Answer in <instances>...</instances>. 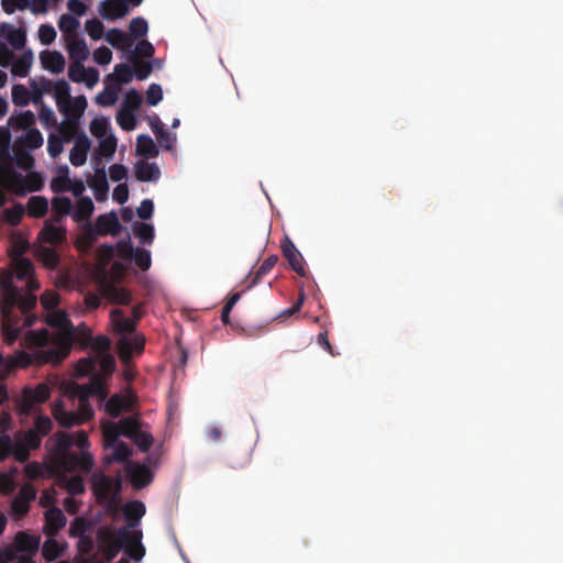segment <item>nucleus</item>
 Wrapping results in <instances>:
<instances>
[{"mask_svg":"<svg viewBox=\"0 0 563 563\" xmlns=\"http://www.w3.org/2000/svg\"><path fill=\"white\" fill-rule=\"evenodd\" d=\"M31 101L30 91L23 85L12 87V102L15 106H26Z\"/></svg>","mask_w":563,"mask_h":563,"instance_id":"nucleus-51","label":"nucleus"},{"mask_svg":"<svg viewBox=\"0 0 563 563\" xmlns=\"http://www.w3.org/2000/svg\"><path fill=\"white\" fill-rule=\"evenodd\" d=\"M87 183L88 186L95 191V198L97 201H103L107 199L109 184L104 167L97 168L95 174L88 178Z\"/></svg>","mask_w":563,"mask_h":563,"instance_id":"nucleus-16","label":"nucleus"},{"mask_svg":"<svg viewBox=\"0 0 563 563\" xmlns=\"http://www.w3.org/2000/svg\"><path fill=\"white\" fill-rule=\"evenodd\" d=\"M48 443H52V450L66 472L79 470L89 473L92 470L95 461L88 451L90 443L86 431L79 430L74 433L58 431L49 438Z\"/></svg>","mask_w":563,"mask_h":563,"instance_id":"nucleus-1","label":"nucleus"},{"mask_svg":"<svg viewBox=\"0 0 563 563\" xmlns=\"http://www.w3.org/2000/svg\"><path fill=\"white\" fill-rule=\"evenodd\" d=\"M9 122L16 130H29L33 129L32 126L35 124V115L31 110H26L21 112L16 117H11Z\"/></svg>","mask_w":563,"mask_h":563,"instance_id":"nucleus-39","label":"nucleus"},{"mask_svg":"<svg viewBox=\"0 0 563 563\" xmlns=\"http://www.w3.org/2000/svg\"><path fill=\"white\" fill-rule=\"evenodd\" d=\"M110 448H113V453L111 455L110 461L123 463L128 461V459L132 455L131 448L123 441H119L118 443L111 445Z\"/></svg>","mask_w":563,"mask_h":563,"instance_id":"nucleus-46","label":"nucleus"},{"mask_svg":"<svg viewBox=\"0 0 563 563\" xmlns=\"http://www.w3.org/2000/svg\"><path fill=\"white\" fill-rule=\"evenodd\" d=\"M54 418L56 421L65 428L82 424V419L76 411H67L62 407H56L53 410Z\"/></svg>","mask_w":563,"mask_h":563,"instance_id":"nucleus-30","label":"nucleus"},{"mask_svg":"<svg viewBox=\"0 0 563 563\" xmlns=\"http://www.w3.org/2000/svg\"><path fill=\"white\" fill-rule=\"evenodd\" d=\"M282 251L291 269L299 276L305 277L307 275V271L303 257L288 236H286L282 242Z\"/></svg>","mask_w":563,"mask_h":563,"instance_id":"nucleus-11","label":"nucleus"},{"mask_svg":"<svg viewBox=\"0 0 563 563\" xmlns=\"http://www.w3.org/2000/svg\"><path fill=\"white\" fill-rule=\"evenodd\" d=\"M1 331L3 340L7 344H13L21 333V318L16 313L1 312Z\"/></svg>","mask_w":563,"mask_h":563,"instance_id":"nucleus-12","label":"nucleus"},{"mask_svg":"<svg viewBox=\"0 0 563 563\" xmlns=\"http://www.w3.org/2000/svg\"><path fill=\"white\" fill-rule=\"evenodd\" d=\"M119 357L122 362L128 363L133 353H142L144 350L145 339L143 335L133 333L131 335H122L118 340Z\"/></svg>","mask_w":563,"mask_h":563,"instance_id":"nucleus-9","label":"nucleus"},{"mask_svg":"<svg viewBox=\"0 0 563 563\" xmlns=\"http://www.w3.org/2000/svg\"><path fill=\"white\" fill-rule=\"evenodd\" d=\"M27 214L32 218H43L48 211V201L43 196H33L29 199Z\"/></svg>","mask_w":563,"mask_h":563,"instance_id":"nucleus-32","label":"nucleus"},{"mask_svg":"<svg viewBox=\"0 0 563 563\" xmlns=\"http://www.w3.org/2000/svg\"><path fill=\"white\" fill-rule=\"evenodd\" d=\"M67 49L71 62H85L89 56L88 46L82 38L71 35L67 43Z\"/></svg>","mask_w":563,"mask_h":563,"instance_id":"nucleus-23","label":"nucleus"},{"mask_svg":"<svg viewBox=\"0 0 563 563\" xmlns=\"http://www.w3.org/2000/svg\"><path fill=\"white\" fill-rule=\"evenodd\" d=\"M24 213L25 208L21 203H16L13 208L4 211L5 219L11 225H18Z\"/></svg>","mask_w":563,"mask_h":563,"instance_id":"nucleus-61","label":"nucleus"},{"mask_svg":"<svg viewBox=\"0 0 563 563\" xmlns=\"http://www.w3.org/2000/svg\"><path fill=\"white\" fill-rule=\"evenodd\" d=\"M96 227L99 235H117L121 230L119 219L113 211L99 216L96 220Z\"/></svg>","mask_w":563,"mask_h":563,"instance_id":"nucleus-19","label":"nucleus"},{"mask_svg":"<svg viewBox=\"0 0 563 563\" xmlns=\"http://www.w3.org/2000/svg\"><path fill=\"white\" fill-rule=\"evenodd\" d=\"M37 240L52 246L66 243L67 230L64 225H55L52 221H45L37 234Z\"/></svg>","mask_w":563,"mask_h":563,"instance_id":"nucleus-10","label":"nucleus"},{"mask_svg":"<svg viewBox=\"0 0 563 563\" xmlns=\"http://www.w3.org/2000/svg\"><path fill=\"white\" fill-rule=\"evenodd\" d=\"M91 489L99 504L115 506L122 489L121 477L112 478L101 472L91 476Z\"/></svg>","mask_w":563,"mask_h":563,"instance_id":"nucleus-6","label":"nucleus"},{"mask_svg":"<svg viewBox=\"0 0 563 563\" xmlns=\"http://www.w3.org/2000/svg\"><path fill=\"white\" fill-rule=\"evenodd\" d=\"M131 440L142 452H147L151 449L154 441L151 433L144 432L142 430L135 433Z\"/></svg>","mask_w":563,"mask_h":563,"instance_id":"nucleus-58","label":"nucleus"},{"mask_svg":"<svg viewBox=\"0 0 563 563\" xmlns=\"http://www.w3.org/2000/svg\"><path fill=\"white\" fill-rule=\"evenodd\" d=\"M130 405V400L125 397H121L119 395L111 396L106 402V411L112 418H118L121 415V411L124 408H128Z\"/></svg>","mask_w":563,"mask_h":563,"instance_id":"nucleus-38","label":"nucleus"},{"mask_svg":"<svg viewBox=\"0 0 563 563\" xmlns=\"http://www.w3.org/2000/svg\"><path fill=\"white\" fill-rule=\"evenodd\" d=\"M95 210V205L90 197H80L77 200L73 219L76 222L89 221Z\"/></svg>","mask_w":563,"mask_h":563,"instance_id":"nucleus-26","label":"nucleus"},{"mask_svg":"<svg viewBox=\"0 0 563 563\" xmlns=\"http://www.w3.org/2000/svg\"><path fill=\"white\" fill-rule=\"evenodd\" d=\"M123 515L126 520L128 529L139 526L142 517L145 515V505L141 500H132L124 505Z\"/></svg>","mask_w":563,"mask_h":563,"instance_id":"nucleus-21","label":"nucleus"},{"mask_svg":"<svg viewBox=\"0 0 563 563\" xmlns=\"http://www.w3.org/2000/svg\"><path fill=\"white\" fill-rule=\"evenodd\" d=\"M136 153L153 158L158 155V148L150 135L141 134L136 139Z\"/></svg>","mask_w":563,"mask_h":563,"instance_id":"nucleus-33","label":"nucleus"},{"mask_svg":"<svg viewBox=\"0 0 563 563\" xmlns=\"http://www.w3.org/2000/svg\"><path fill=\"white\" fill-rule=\"evenodd\" d=\"M65 488L73 496L82 494L85 492L82 477L71 476L70 478L66 479Z\"/></svg>","mask_w":563,"mask_h":563,"instance_id":"nucleus-62","label":"nucleus"},{"mask_svg":"<svg viewBox=\"0 0 563 563\" xmlns=\"http://www.w3.org/2000/svg\"><path fill=\"white\" fill-rule=\"evenodd\" d=\"M118 426L120 428V432L122 435L132 439L135 433H137L141 430V423L136 417H125L122 418Z\"/></svg>","mask_w":563,"mask_h":563,"instance_id":"nucleus-41","label":"nucleus"},{"mask_svg":"<svg viewBox=\"0 0 563 563\" xmlns=\"http://www.w3.org/2000/svg\"><path fill=\"white\" fill-rule=\"evenodd\" d=\"M106 41L113 47L130 46L128 35L119 29H110L106 34Z\"/></svg>","mask_w":563,"mask_h":563,"instance_id":"nucleus-44","label":"nucleus"},{"mask_svg":"<svg viewBox=\"0 0 563 563\" xmlns=\"http://www.w3.org/2000/svg\"><path fill=\"white\" fill-rule=\"evenodd\" d=\"M49 396V388L44 384H38L35 388H24L19 401V412L25 416L30 415L35 405L45 402Z\"/></svg>","mask_w":563,"mask_h":563,"instance_id":"nucleus-8","label":"nucleus"},{"mask_svg":"<svg viewBox=\"0 0 563 563\" xmlns=\"http://www.w3.org/2000/svg\"><path fill=\"white\" fill-rule=\"evenodd\" d=\"M100 369V374L104 377H109L115 371V358L112 354H106L100 356H87L80 358L76 365V372L78 376H88L89 374Z\"/></svg>","mask_w":563,"mask_h":563,"instance_id":"nucleus-7","label":"nucleus"},{"mask_svg":"<svg viewBox=\"0 0 563 563\" xmlns=\"http://www.w3.org/2000/svg\"><path fill=\"white\" fill-rule=\"evenodd\" d=\"M16 440L22 444L26 445L31 450L38 449L42 443L41 434H38L35 430L30 429L25 432H19L16 434Z\"/></svg>","mask_w":563,"mask_h":563,"instance_id":"nucleus-42","label":"nucleus"},{"mask_svg":"<svg viewBox=\"0 0 563 563\" xmlns=\"http://www.w3.org/2000/svg\"><path fill=\"white\" fill-rule=\"evenodd\" d=\"M134 174L139 181H156L161 177V169L156 163L137 161L134 165Z\"/></svg>","mask_w":563,"mask_h":563,"instance_id":"nucleus-20","label":"nucleus"},{"mask_svg":"<svg viewBox=\"0 0 563 563\" xmlns=\"http://www.w3.org/2000/svg\"><path fill=\"white\" fill-rule=\"evenodd\" d=\"M36 301L35 295L21 294L13 285L11 273L0 275V311L2 313H15L14 308L18 307L20 312L25 316L23 325L32 327L36 317L30 312L35 308Z\"/></svg>","mask_w":563,"mask_h":563,"instance_id":"nucleus-4","label":"nucleus"},{"mask_svg":"<svg viewBox=\"0 0 563 563\" xmlns=\"http://www.w3.org/2000/svg\"><path fill=\"white\" fill-rule=\"evenodd\" d=\"M36 253L38 260L47 269L54 271L58 267L60 256L55 249L42 245L37 249Z\"/></svg>","mask_w":563,"mask_h":563,"instance_id":"nucleus-31","label":"nucleus"},{"mask_svg":"<svg viewBox=\"0 0 563 563\" xmlns=\"http://www.w3.org/2000/svg\"><path fill=\"white\" fill-rule=\"evenodd\" d=\"M278 256L277 255H271L268 256L261 266L254 272L253 277L251 279V283L247 288H252L255 285H257L264 276H266L277 264Z\"/></svg>","mask_w":563,"mask_h":563,"instance_id":"nucleus-37","label":"nucleus"},{"mask_svg":"<svg viewBox=\"0 0 563 563\" xmlns=\"http://www.w3.org/2000/svg\"><path fill=\"white\" fill-rule=\"evenodd\" d=\"M0 186L10 194L24 197L27 192L40 191L44 180L40 173L30 172L23 176L13 167L4 166L0 167Z\"/></svg>","mask_w":563,"mask_h":563,"instance_id":"nucleus-5","label":"nucleus"},{"mask_svg":"<svg viewBox=\"0 0 563 563\" xmlns=\"http://www.w3.org/2000/svg\"><path fill=\"white\" fill-rule=\"evenodd\" d=\"M70 184V178L68 177V168L65 167V172L62 175L53 178L51 181V189L55 194L66 192L67 186Z\"/></svg>","mask_w":563,"mask_h":563,"instance_id":"nucleus-59","label":"nucleus"},{"mask_svg":"<svg viewBox=\"0 0 563 563\" xmlns=\"http://www.w3.org/2000/svg\"><path fill=\"white\" fill-rule=\"evenodd\" d=\"M67 519L63 511L53 506L45 512L44 533L47 537H55L65 526Z\"/></svg>","mask_w":563,"mask_h":563,"instance_id":"nucleus-13","label":"nucleus"},{"mask_svg":"<svg viewBox=\"0 0 563 563\" xmlns=\"http://www.w3.org/2000/svg\"><path fill=\"white\" fill-rule=\"evenodd\" d=\"M99 552L102 554L101 563H110L122 549L134 561H140L145 555L142 544V531H130L128 528L118 529L100 528L97 531Z\"/></svg>","mask_w":563,"mask_h":563,"instance_id":"nucleus-2","label":"nucleus"},{"mask_svg":"<svg viewBox=\"0 0 563 563\" xmlns=\"http://www.w3.org/2000/svg\"><path fill=\"white\" fill-rule=\"evenodd\" d=\"M90 375L89 387H91V393L93 396L99 397L101 400H104L108 397V387L106 384V378L102 374L98 372H93Z\"/></svg>","mask_w":563,"mask_h":563,"instance_id":"nucleus-36","label":"nucleus"},{"mask_svg":"<svg viewBox=\"0 0 563 563\" xmlns=\"http://www.w3.org/2000/svg\"><path fill=\"white\" fill-rule=\"evenodd\" d=\"M111 342L108 336L106 335H99L93 338L92 341L89 344L91 346L92 353L89 356H100L109 354Z\"/></svg>","mask_w":563,"mask_h":563,"instance_id":"nucleus-45","label":"nucleus"},{"mask_svg":"<svg viewBox=\"0 0 563 563\" xmlns=\"http://www.w3.org/2000/svg\"><path fill=\"white\" fill-rule=\"evenodd\" d=\"M117 150V137L114 135H110L103 137L99 143V154L107 158H111Z\"/></svg>","mask_w":563,"mask_h":563,"instance_id":"nucleus-55","label":"nucleus"},{"mask_svg":"<svg viewBox=\"0 0 563 563\" xmlns=\"http://www.w3.org/2000/svg\"><path fill=\"white\" fill-rule=\"evenodd\" d=\"M63 549L60 544L54 539V537H48L42 547V555L48 561H55L62 555Z\"/></svg>","mask_w":563,"mask_h":563,"instance_id":"nucleus-40","label":"nucleus"},{"mask_svg":"<svg viewBox=\"0 0 563 563\" xmlns=\"http://www.w3.org/2000/svg\"><path fill=\"white\" fill-rule=\"evenodd\" d=\"M65 111H60L67 119L79 122L87 108V99L85 96H79L75 100H69L66 103Z\"/></svg>","mask_w":563,"mask_h":563,"instance_id":"nucleus-27","label":"nucleus"},{"mask_svg":"<svg viewBox=\"0 0 563 563\" xmlns=\"http://www.w3.org/2000/svg\"><path fill=\"white\" fill-rule=\"evenodd\" d=\"M103 295L117 305H130L132 301V295L129 290L112 284L104 286Z\"/></svg>","mask_w":563,"mask_h":563,"instance_id":"nucleus-25","label":"nucleus"},{"mask_svg":"<svg viewBox=\"0 0 563 563\" xmlns=\"http://www.w3.org/2000/svg\"><path fill=\"white\" fill-rule=\"evenodd\" d=\"M42 67L53 74H59L64 70L66 62L63 54L58 51H43L40 54Z\"/></svg>","mask_w":563,"mask_h":563,"instance_id":"nucleus-18","label":"nucleus"},{"mask_svg":"<svg viewBox=\"0 0 563 563\" xmlns=\"http://www.w3.org/2000/svg\"><path fill=\"white\" fill-rule=\"evenodd\" d=\"M109 122L107 118H96L90 122V132L98 139H103L108 132Z\"/></svg>","mask_w":563,"mask_h":563,"instance_id":"nucleus-57","label":"nucleus"},{"mask_svg":"<svg viewBox=\"0 0 563 563\" xmlns=\"http://www.w3.org/2000/svg\"><path fill=\"white\" fill-rule=\"evenodd\" d=\"M52 208L56 213L68 216L73 210V203L70 198L66 196H57L52 199Z\"/></svg>","mask_w":563,"mask_h":563,"instance_id":"nucleus-49","label":"nucleus"},{"mask_svg":"<svg viewBox=\"0 0 563 563\" xmlns=\"http://www.w3.org/2000/svg\"><path fill=\"white\" fill-rule=\"evenodd\" d=\"M53 96L56 101V106L59 111H65L66 103L71 99L70 97V87L68 82L64 79L57 80L54 84Z\"/></svg>","mask_w":563,"mask_h":563,"instance_id":"nucleus-28","label":"nucleus"},{"mask_svg":"<svg viewBox=\"0 0 563 563\" xmlns=\"http://www.w3.org/2000/svg\"><path fill=\"white\" fill-rule=\"evenodd\" d=\"M81 132L82 131L79 130V122L70 119H66L58 126V135L65 143L76 140Z\"/></svg>","mask_w":563,"mask_h":563,"instance_id":"nucleus-35","label":"nucleus"},{"mask_svg":"<svg viewBox=\"0 0 563 563\" xmlns=\"http://www.w3.org/2000/svg\"><path fill=\"white\" fill-rule=\"evenodd\" d=\"M76 334L74 339V343H79L82 347H88L92 341V334L89 328L85 324H81L78 328H75Z\"/></svg>","mask_w":563,"mask_h":563,"instance_id":"nucleus-63","label":"nucleus"},{"mask_svg":"<svg viewBox=\"0 0 563 563\" xmlns=\"http://www.w3.org/2000/svg\"><path fill=\"white\" fill-rule=\"evenodd\" d=\"M33 63V53L31 49L25 51L11 66V73L18 77H26Z\"/></svg>","mask_w":563,"mask_h":563,"instance_id":"nucleus-29","label":"nucleus"},{"mask_svg":"<svg viewBox=\"0 0 563 563\" xmlns=\"http://www.w3.org/2000/svg\"><path fill=\"white\" fill-rule=\"evenodd\" d=\"M134 234L140 239L143 244H152L154 240V228L147 223H136L134 225Z\"/></svg>","mask_w":563,"mask_h":563,"instance_id":"nucleus-47","label":"nucleus"},{"mask_svg":"<svg viewBox=\"0 0 563 563\" xmlns=\"http://www.w3.org/2000/svg\"><path fill=\"white\" fill-rule=\"evenodd\" d=\"M85 29L88 35L95 41H98L103 36L104 26L98 19L87 20L85 23Z\"/></svg>","mask_w":563,"mask_h":563,"instance_id":"nucleus-56","label":"nucleus"},{"mask_svg":"<svg viewBox=\"0 0 563 563\" xmlns=\"http://www.w3.org/2000/svg\"><path fill=\"white\" fill-rule=\"evenodd\" d=\"M131 260H133L135 265L142 271H147L152 264L151 252L145 249L136 247Z\"/></svg>","mask_w":563,"mask_h":563,"instance_id":"nucleus-50","label":"nucleus"},{"mask_svg":"<svg viewBox=\"0 0 563 563\" xmlns=\"http://www.w3.org/2000/svg\"><path fill=\"white\" fill-rule=\"evenodd\" d=\"M110 319L117 333L122 335H131L135 333L136 322L124 316V312L119 309H112L110 312Z\"/></svg>","mask_w":563,"mask_h":563,"instance_id":"nucleus-17","label":"nucleus"},{"mask_svg":"<svg viewBox=\"0 0 563 563\" xmlns=\"http://www.w3.org/2000/svg\"><path fill=\"white\" fill-rule=\"evenodd\" d=\"M117 122L122 130L131 131L135 128V117L133 111L130 110H121L118 113Z\"/></svg>","mask_w":563,"mask_h":563,"instance_id":"nucleus-60","label":"nucleus"},{"mask_svg":"<svg viewBox=\"0 0 563 563\" xmlns=\"http://www.w3.org/2000/svg\"><path fill=\"white\" fill-rule=\"evenodd\" d=\"M79 26V21L71 14H62L58 20V27L63 33H68L69 38L75 35L76 30Z\"/></svg>","mask_w":563,"mask_h":563,"instance_id":"nucleus-48","label":"nucleus"},{"mask_svg":"<svg viewBox=\"0 0 563 563\" xmlns=\"http://www.w3.org/2000/svg\"><path fill=\"white\" fill-rule=\"evenodd\" d=\"M91 147V141L85 132H81L75 140V144L69 153V162L76 166H82L87 161V154Z\"/></svg>","mask_w":563,"mask_h":563,"instance_id":"nucleus-14","label":"nucleus"},{"mask_svg":"<svg viewBox=\"0 0 563 563\" xmlns=\"http://www.w3.org/2000/svg\"><path fill=\"white\" fill-rule=\"evenodd\" d=\"M129 5L124 0H103L100 3L99 13L106 20H118L125 16Z\"/></svg>","mask_w":563,"mask_h":563,"instance_id":"nucleus-15","label":"nucleus"},{"mask_svg":"<svg viewBox=\"0 0 563 563\" xmlns=\"http://www.w3.org/2000/svg\"><path fill=\"white\" fill-rule=\"evenodd\" d=\"M14 269L18 279H27L34 274L33 263L29 258H15Z\"/></svg>","mask_w":563,"mask_h":563,"instance_id":"nucleus-43","label":"nucleus"},{"mask_svg":"<svg viewBox=\"0 0 563 563\" xmlns=\"http://www.w3.org/2000/svg\"><path fill=\"white\" fill-rule=\"evenodd\" d=\"M64 140L58 134H49L47 139V152L52 158L58 157L64 150Z\"/></svg>","mask_w":563,"mask_h":563,"instance_id":"nucleus-52","label":"nucleus"},{"mask_svg":"<svg viewBox=\"0 0 563 563\" xmlns=\"http://www.w3.org/2000/svg\"><path fill=\"white\" fill-rule=\"evenodd\" d=\"M23 143L30 150H36L41 147L43 144L42 133L35 128L29 129L24 135Z\"/></svg>","mask_w":563,"mask_h":563,"instance_id":"nucleus-54","label":"nucleus"},{"mask_svg":"<svg viewBox=\"0 0 563 563\" xmlns=\"http://www.w3.org/2000/svg\"><path fill=\"white\" fill-rule=\"evenodd\" d=\"M132 485L135 488H143L153 481L152 472L144 465H134L129 470Z\"/></svg>","mask_w":563,"mask_h":563,"instance_id":"nucleus-24","label":"nucleus"},{"mask_svg":"<svg viewBox=\"0 0 563 563\" xmlns=\"http://www.w3.org/2000/svg\"><path fill=\"white\" fill-rule=\"evenodd\" d=\"M15 543L20 551L33 553L40 547V537L21 531L15 536Z\"/></svg>","mask_w":563,"mask_h":563,"instance_id":"nucleus-34","label":"nucleus"},{"mask_svg":"<svg viewBox=\"0 0 563 563\" xmlns=\"http://www.w3.org/2000/svg\"><path fill=\"white\" fill-rule=\"evenodd\" d=\"M56 31L49 24H42L38 27V40L43 45L52 44L56 38Z\"/></svg>","mask_w":563,"mask_h":563,"instance_id":"nucleus-64","label":"nucleus"},{"mask_svg":"<svg viewBox=\"0 0 563 563\" xmlns=\"http://www.w3.org/2000/svg\"><path fill=\"white\" fill-rule=\"evenodd\" d=\"M46 323L59 331L53 341L56 346L40 351L37 358L40 363L58 364L69 355L76 330L67 313L60 310L49 313Z\"/></svg>","mask_w":563,"mask_h":563,"instance_id":"nucleus-3","label":"nucleus"},{"mask_svg":"<svg viewBox=\"0 0 563 563\" xmlns=\"http://www.w3.org/2000/svg\"><path fill=\"white\" fill-rule=\"evenodd\" d=\"M129 30L133 37L140 38L147 33L148 25L144 18L137 16L130 21Z\"/></svg>","mask_w":563,"mask_h":563,"instance_id":"nucleus-53","label":"nucleus"},{"mask_svg":"<svg viewBox=\"0 0 563 563\" xmlns=\"http://www.w3.org/2000/svg\"><path fill=\"white\" fill-rule=\"evenodd\" d=\"M1 33L14 49H22L26 43V32L24 29H14L8 23L0 25Z\"/></svg>","mask_w":563,"mask_h":563,"instance_id":"nucleus-22","label":"nucleus"}]
</instances>
